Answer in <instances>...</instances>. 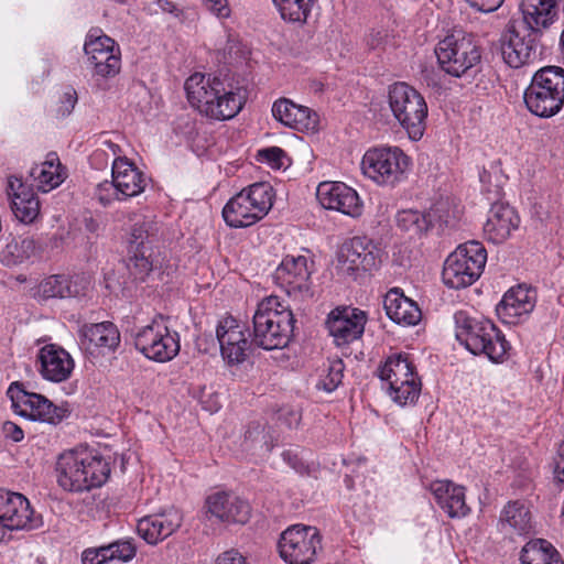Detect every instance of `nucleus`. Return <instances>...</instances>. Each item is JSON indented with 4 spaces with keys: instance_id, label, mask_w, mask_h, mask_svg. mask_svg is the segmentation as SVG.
<instances>
[{
    "instance_id": "nucleus-8",
    "label": "nucleus",
    "mask_w": 564,
    "mask_h": 564,
    "mask_svg": "<svg viewBox=\"0 0 564 564\" xmlns=\"http://www.w3.org/2000/svg\"><path fill=\"white\" fill-rule=\"evenodd\" d=\"M389 107L399 124L413 141L422 139L426 129L427 105L424 97L406 83H394L388 91Z\"/></svg>"
},
{
    "instance_id": "nucleus-24",
    "label": "nucleus",
    "mask_w": 564,
    "mask_h": 564,
    "mask_svg": "<svg viewBox=\"0 0 564 564\" xmlns=\"http://www.w3.org/2000/svg\"><path fill=\"white\" fill-rule=\"evenodd\" d=\"M206 505L208 512L223 522L243 524L250 517L249 503L232 494L216 492L210 495Z\"/></svg>"
},
{
    "instance_id": "nucleus-12",
    "label": "nucleus",
    "mask_w": 564,
    "mask_h": 564,
    "mask_svg": "<svg viewBox=\"0 0 564 564\" xmlns=\"http://www.w3.org/2000/svg\"><path fill=\"white\" fill-rule=\"evenodd\" d=\"M134 346L148 359L166 362L180 352V335L169 328L163 316H159L135 333Z\"/></svg>"
},
{
    "instance_id": "nucleus-2",
    "label": "nucleus",
    "mask_w": 564,
    "mask_h": 564,
    "mask_svg": "<svg viewBox=\"0 0 564 564\" xmlns=\"http://www.w3.org/2000/svg\"><path fill=\"white\" fill-rule=\"evenodd\" d=\"M184 88L191 105L200 113L216 120L234 118L246 101L240 88H227L220 78L202 73L189 76Z\"/></svg>"
},
{
    "instance_id": "nucleus-37",
    "label": "nucleus",
    "mask_w": 564,
    "mask_h": 564,
    "mask_svg": "<svg viewBox=\"0 0 564 564\" xmlns=\"http://www.w3.org/2000/svg\"><path fill=\"white\" fill-rule=\"evenodd\" d=\"M159 224L153 219L144 217L137 220L130 231V250H152L153 243L159 240Z\"/></svg>"
},
{
    "instance_id": "nucleus-58",
    "label": "nucleus",
    "mask_w": 564,
    "mask_h": 564,
    "mask_svg": "<svg viewBox=\"0 0 564 564\" xmlns=\"http://www.w3.org/2000/svg\"><path fill=\"white\" fill-rule=\"evenodd\" d=\"M77 102V94L74 89H70L64 94V100L63 104L65 105V110L63 111V115H69L70 111L74 109L75 105Z\"/></svg>"
},
{
    "instance_id": "nucleus-62",
    "label": "nucleus",
    "mask_w": 564,
    "mask_h": 564,
    "mask_svg": "<svg viewBox=\"0 0 564 564\" xmlns=\"http://www.w3.org/2000/svg\"><path fill=\"white\" fill-rule=\"evenodd\" d=\"M405 384H421V381L417 377L412 378V380H408V382H405V380H398V383L395 384V387H393L394 384H388L387 390L388 389H400V388H403Z\"/></svg>"
},
{
    "instance_id": "nucleus-52",
    "label": "nucleus",
    "mask_w": 564,
    "mask_h": 564,
    "mask_svg": "<svg viewBox=\"0 0 564 564\" xmlns=\"http://www.w3.org/2000/svg\"><path fill=\"white\" fill-rule=\"evenodd\" d=\"M26 193H34L33 189L26 186L21 178L15 176H10L7 185V194L12 202V198H15L18 195H23Z\"/></svg>"
},
{
    "instance_id": "nucleus-50",
    "label": "nucleus",
    "mask_w": 564,
    "mask_h": 564,
    "mask_svg": "<svg viewBox=\"0 0 564 564\" xmlns=\"http://www.w3.org/2000/svg\"><path fill=\"white\" fill-rule=\"evenodd\" d=\"M283 460L293 468L296 473L303 475L308 471V468L304 460L299 456L297 451L286 449L282 453Z\"/></svg>"
},
{
    "instance_id": "nucleus-45",
    "label": "nucleus",
    "mask_w": 564,
    "mask_h": 564,
    "mask_svg": "<svg viewBox=\"0 0 564 564\" xmlns=\"http://www.w3.org/2000/svg\"><path fill=\"white\" fill-rule=\"evenodd\" d=\"M318 127V116L307 107L296 105L294 118L290 128L299 131H315Z\"/></svg>"
},
{
    "instance_id": "nucleus-18",
    "label": "nucleus",
    "mask_w": 564,
    "mask_h": 564,
    "mask_svg": "<svg viewBox=\"0 0 564 564\" xmlns=\"http://www.w3.org/2000/svg\"><path fill=\"white\" fill-rule=\"evenodd\" d=\"M367 317L365 312L351 307H337L326 319L329 335L337 346L347 345L358 339L365 330Z\"/></svg>"
},
{
    "instance_id": "nucleus-26",
    "label": "nucleus",
    "mask_w": 564,
    "mask_h": 564,
    "mask_svg": "<svg viewBox=\"0 0 564 564\" xmlns=\"http://www.w3.org/2000/svg\"><path fill=\"white\" fill-rule=\"evenodd\" d=\"M89 282L84 276L68 278L55 274L44 279L37 286L36 295L41 300L77 297L85 295Z\"/></svg>"
},
{
    "instance_id": "nucleus-13",
    "label": "nucleus",
    "mask_w": 564,
    "mask_h": 564,
    "mask_svg": "<svg viewBox=\"0 0 564 564\" xmlns=\"http://www.w3.org/2000/svg\"><path fill=\"white\" fill-rule=\"evenodd\" d=\"M14 412L32 421L56 425L68 415L63 406H57L42 394L28 392L19 382H12L7 391Z\"/></svg>"
},
{
    "instance_id": "nucleus-56",
    "label": "nucleus",
    "mask_w": 564,
    "mask_h": 564,
    "mask_svg": "<svg viewBox=\"0 0 564 564\" xmlns=\"http://www.w3.org/2000/svg\"><path fill=\"white\" fill-rule=\"evenodd\" d=\"M216 564H246V557L238 551L230 550L219 555Z\"/></svg>"
},
{
    "instance_id": "nucleus-60",
    "label": "nucleus",
    "mask_w": 564,
    "mask_h": 564,
    "mask_svg": "<svg viewBox=\"0 0 564 564\" xmlns=\"http://www.w3.org/2000/svg\"><path fill=\"white\" fill-rule=\"evenodd\" d=\"M383 40V35L381 32L371 33L367 43L370 46V48H377Z\"/></svg>"
},
{
    "instance_id": "nucleus-55",
    "label": "nucleus",
    "mask_w": 564,
    "mask_h": 564,
    "mask_svg": "<svg viewBox=\"0 0 564 564\" xmlns=\"http://www.w3.org/2000/svg\"><path fill=\"white\" fill-rule=\"evenodd\" d=\"M2 434L6 440H10L14 443L21 442L24 438L23 430L11 421H7L2 424Z\"/></svg>"
},
{
    "instance_id": "nucleus-51",
    "label": "nucleus",
    "mask_w": 564,
    "mask_h": 564,
    "mask_svg": "<svg viewBox=\"0 0 564 564\" xmlns=\"http://www.w3.org/2000/svg\"><path fill=\"white\" fill-rule=\"evenodd\" d=\"M104 545L99 547H90L86 549L82 554L83 564H106L108 563V557L105 554Z\"/></svg>"
},
{
    "instance_id": "nucleus-29",
    "label": "nucleus",
    "mask_w": 564,
    "mask_h": 564,
    "mask_svg": "<svg viewBox=\"0 0 564 564\" xmlns=\"http://www.w3.org/2000/svg\"><path fill=\"white\" fill-rule=\"evenodd\" d=\"M499 529L510 536H527L533 533L532 514L521 501H509L500 512Z\"/></svg>"
},
{
    "instance_id": "nucleus-59",
    "label": "nucleus",
    "mask_w": 564,
    "mask_h": 564,
    "mask_svg": "<svg viewBox=\"0 0 564 564\" xmlns=\"http://www.w3.org/2000/svg\"><path fill=\"white\" fill-rule=\"evenodd\" d=\"M159 7L165 11V12H169L175 17H178L180 13L182 12L177 7L176 4H174L172 1L170 0H159Z\"/></svg>"
},
{
    "instance_id": "nucleus-61",
    "label": "nucleus",
    "mask_w": 564,
    "mask_h": 564,
    "mask_svg": "<svg viewBox=\"0 0 564 564\" xmlns=\"http://www.w3.org/2000/svg\"><path fill=\"white\" fill-rule=\"evenodd\" d=\"M85 228L87 231H89L91 234H96L99 231L100 224L93 217H88V218H85Z\"/></svg>"
},
{
    "instance_id": "nucleus-43",
    "label": "nucleus",
    "mask_w": 564,
    "mask_h": 564,
    "mask_svg": "<svg viewBox=\"0 0 564 564\" xmlns=\"http://www.w3.org/2000/svg\"><path fill=\"white\" fill-rule=\"evenodd\" d=\"M344 369L345 365L341 359L329 360L327 367L324 369L326 373L321 377L316 384L317 389L333 392L341 383Z\"/></svg>"
},
{
    "instance_id": "nucleus-34",
    "label": "nucleus",
    "mask_w": 564,
    "mask_h": 564,
    "mask_svg": "<svg viewBox=\"0 0 564 564\" xmlns=\"http://www.w3.org/2000/svg\"><path fill=\"white\" fill-rule=\"evenodd\" d=\"M4 246L0 251V262L6 267H14L23 263L35 253V241L33 238H15L8 235L4 238Z\"/></svg>"
},
{
    "instance_id": "nucleus-22",
    "label": "nucleus",
    "mask_w": 564,
    "mask_h": 564,
    "mask_svg": "<svg viewBox=\"0 0 564 564\" xmlns=\"http://www.w3.org/2000/svg\"><path fill=\"white\" fill-rule=\"evenodd\" d=\"M182 513L171 508L140 519L137 531L149 544H156L172 535L182 525Z\"/></svg>"
},
{
    "instance_id": "nucleus-9",
    "label": "nucleus",
    "mask_w": 564,
    "mask_h": 564,
    "mask_svg": "<svg viewBox=\"0 0 564 564\" xmlns=\"http://www.w3.org/2000/svg\"><path fill=\"white\" fill-rule=\"evenodd\" d=\"M487 261V251L478 241H467L457 247L445 260L442 279L451 289H463L476 282Z\"/></svg>"
},
{
    "instance_id": "nucleus-21",
    "label": "nucleus",
    "mask_w": 564,
    "mask_h": 564,
    "mask_svg": "<svg viewBox=\"0 0 564 564\" xmlns=\"http://www.w3.org/2000/svg\"><path fill=\"white\" fill-rule=\"evenodd\" d=\"M36 361L43 379L55 383L68 380L75 367L70 354L55 344L43 346L39 350Z\"/></svg>"
},
{
    "instance_id": "nucleus-27",
    "label": "nucleus",
    "mask_w": 564,
    "mask_h": 564,
    "mask_svg": "<svg viewBox=\"0 0 564 564\" xmlns=\"http://www.w3.org/2000/svg\"><path fill=\"white\" fill-rule=\"evenodd\" d=\"M431 491L440 508L449 518H460L468 514L469 507L465 501V488L449 480H435L431 484Z\"/></svg>"
},
{
    "instance_id": "nucleus-39",
    "label": "nucleus",
    "mask_w": 564,
    "mask_h": 564,
    "mask_svg": "<svg viewBox=\"0 0 564 564\" xmlns=\"http://www.w3.org/2000/svg\"><path fill=\"white\" fill-rule=\"evenodd\" d=\"M281 18L292 23H305L317 0H273Z\"/></svg>"
},
{
    "instance_id": "nucleus-31",
    "label": "nucleus",
    "mask_w": 564,
    "mask_h": 564,
    "mask_svg": "<svg viewBox=\"0 0 564 564\" xmlns=\"http://www.w3.org/2000/svg\"><path fill=\"white\" fill-rule=\"evenodd\" d=\"M521 9L522 21L544 32L558 19V0H522Z\"/></svg>"
},
{
    "instance_id": "nucleus-23",
    "label": "nucleus",
    "mask_w": 564,
    "mask_h": 564,
    "mask_svg": "<svg viewBox=\"0 0 564 564\" xmlns=\"http://www.w3.org/2000/svg\"><path fill=\"white\" fill-rule=\"evenodd\" d=\"M520 224L516 209L507 203L492 204L484 225L486 239L495 245L505 242Z\"/></svg>"
},
{
    "instance_id": "nucleus-44",
    "label": "nucleus",
    "mask_w": 564,
    "mask_h": 564,
    "mask_svg": "<svg viewBox=\"0 0 564 564\" xmlns=\"http://www.w3.org/2000/svg\"><path fill=\"white\" fill-rule=\"evenodd\" d=\"M426 215L432 220L431 229L437 228L438 231H443L454 224L455 217L452 215L447 202H437L426 212Z\"/></svg>"
},
{
    "instance_id": "nucleus-36",
    "label": "nucleus",
    "mask_w": 564,
    "mask_h": 564,
    "mask_svg": "<svg viewBox=\"0 0 564 564\" xmlns=\"http://www.w3.org/2000/svg\"><path fill=\"white\" fill-rule=\"evenodd\" d=\"M563 561L557 550L544 539L530 540L521 550V564H554Z\"/></svg>"
},
{
    "instance_id": "nucleus-46",
    "label": "nucleus",
    "mask_w": 564,
    "mask_h": 564,
    "mask_svg": "<svg viewBox=\"0 0 564 564\" xmlns=\"http://www.w3.org/2000/svg\"><path fill=\"white\" fill-rule=\"evenodd\" d=\"M391 399L399 405L413 404L421 393V384H405L400 389L387 390Z\"/></svg>"
},
{
    "instance_id": "nucleus-48",
    "label": "nucleus",
    "mask_w": 564,
    "mask_h": 564,
    "mask_svg": "<svg viewBox=\"0 0 564 564\" xmlns=\"http://www.w3.org/2000/svg\"><path fill=\"white\" fill-rule=\"evenodd\" d=\"M96 196L104 206L111 204L113 200L123 199L120 192L117 189V184L113 178L99 183L96 187Z\"/></svg>"
},
{
    "instance_id": "nucleus-7",
    "label": "nucleus",
    "mask_w": 564,
    "mask_h": 564,
    "mask_svg": "<svg viewBox=\"0 0 564 564\" xmlns=\"http://www.w3.org/2000/svg\"><path fill=\"white\" fill-rule=\"evenodd\" d=\"M546 32L524 21L509 23L500 37L501 55L506 64L520 68L542 55Z\"/></svg>"
},
{
    "instance_id": "nucleus-57",
    "label": "nucleus",
    "mask_w": 564,
    "mask_h": 564,
    "mask_svg": "<svg viewBox=\"0 0 564 564\" xmlns=\"http://www.w3.org/2000/svg\"><path fill=\"white\" fill-rule=\"evenodd\" d=\"M554 478L558 482H564V441L561 444L558 457L555 459Z\"/></svg>"
},
{
    "instance_id": "nucleus-6",
    "label": "nucleus",
    "mask_w": 564,
    "mask_h": 564,
    "mask_svg": "<svg viewBox=\"0 0 564 564\" xmlns=\"http://www.w3.org/2000/svg\"><path fill=\"white\" fill-rule=\"evenodd\" d=\"M272 199L273 188L270 184L254 183L228 200L223 208L224 220L232 228L249 227L269 213Z\"/></svg>"
},
{
    "instance_id": "nucleus-20",
    "label": "nucleus",
    "mask_w": 564,
    "mask_h": 564,
    "mask_svg": "<svg viewBox=\"0 0 564 564\" xmlns=\"http://www.w3.org/2000/svg\"><path fill=\"white\" fill-rule=\"evenodd\" d=\"M338 261L347 271H371L381 262V249L367 237H354L340 248Z\"/></svg>"
},
{
    "instance_id": "nucleus-10",
    "label": "nucleus",
    "mask_w": 564,
    "mask_h": 564,
    "mask_svg": "<svg viewBox=\"0 0 564 564\" xmlns=\"http://www.w3.org/2000/svg\"><path fill=\"white\" fill-rule=\"evenodd\" d=\"M409 156L398 147H376L361 160L362 174L379 186L394 187L406 177Z\"/></svg>"
},
{
    "instance_id": "nucleus-4",
    "label": "nucleus",
    "mask_w": 564,
    "mask_h": 564,
    "mask_svg": "<svg viewBox=\"0 0 564 564\" xmlns=\"http://www.w3.org/2000/svg\"><path fill=\"white\" fill-rule=\"evenodd\" d=\"M454 321L456 338L471 354H484L495 362L505 359L510 345L492 322L473 318L465 311L456 312Z\"/></svg>"
},
{
    "instance_id": "nucleus-30",
    "label": "nucleus",
    "mask_w": 564,
    "mask_h": 564,
    "mask_svg": "<svg viewBox=\"0 0 564 564\" xmlns=\"http://www.w3.org/2000/svg\"><path fill=\"white\" fill-rule=\"evenodd\" d=\"M383 307L388 317L395 324L411 326L421 321L422 313L417 304L397 288L386 294Z\"/></svg>"
},
{
    "instance_id": "nucleus-47",
    "label": "nucleus",
    "mask_w": 564,
    "mask_h": 564,
    "mask_svg": "<svg viewBox=\"0 0 564 564\" xmlns=\"http://www.w3.org/2000/svg\"><path fill=\"white\" fill-rule=\"evenodd\" d=\"M296 104L289 99H279L272 106L273 117L285 127H291L294 118Z\"/></svg>"
},
{
    "instance_id": "nucleus-53",
    "label": "nucleus",
    "mask_w": 564,
    "mask_h": 564,
    "mask_svg": "<svg viewBox=\"0 0 564 564\" xmlns=\"http://www.w3.org/2000/svg\"><path fill=\"white\" fill-rule=\"evenodd\" d=\"M207 10L218 18H228L230 9L227 0H203Z\"/></svg>"
},
{
    "instance_id": "nucleus-38",
    "label": "nucleus",
    "mask_w": 564,
    "mask_h": 564,
    "mask_svg": "<svg viewBox=\"0 0 564 564\" xmlns=\"http://www.w3.org/2000/svg\"><path fill=\"white\" fill-rule=\"evenodd\" d=\"M397 226L410 237H420L431 229L432 220L425 212L414 209L400 210L395 217Z\"/></svg>"
},
{
    "instance_id": "nucleus-49",
    "label": "nucleus",
    "mask_w": 564,
    "mask_h": 564,
    "mask_svg": "<svg viewBox=\"0 0 564 564\" xmlns=\"http://www.w3.org/2000/svg\"><path fill=\"white\" fill-rule=\"evenodd\" d=\"M258 156L268 162L273 169H281L283 166V158L285 152L278 147H270L258 151Z\"/></svg>"
},
{
    "instance_id": "nucleus-28",
    "label": "nucleus",
    "mask_w": 564,
    "mask_h": 564,
    "mask_svg": "<svg viewBox=\"0 0 564 564\" xmlns=\"http://www.w3.org/2000/svg\"><path fill=\"white\" fill-rule=\"evenodd\" d=\"M111 177L123 199L138 196L147 186L144 174L126 158H117L113 161Z\"/></svg>"
},
{
    "instance_id": "nucleus-54",
    "label": "nucleus",
    "mask_w": 564,
    "mask_h": 564,
    "mask_svg": "<svg viewBox=\"0 0 564 564\" xmlns=\"http://www.w3.org/2000/svg\"><path fill=\"white\" fill-rule=\"evenodd\" d=\"M505 0H466V2L479 12H494L498 10Z\"/></svg>"
},
{
    "instance_id": "nucleus-16",
    "label": "nucleus",
    "mask_w": 564,
    "mask_h": 564,
    "mask_svg": "<svg viewBox=\"0 0 564 564\" xmlns=\"http://www.w3.org/2000/svg\"><path fill=\"white\" fill-rule=\"evenodd\" d=\"M33 513L23 495L0 488V541L6 530L36 528L37 521L33 519Z\"/></svg>"
},
{
    "instance_id": "nucleus-25",
    "label": "nucleus",
    "mask_w": 564,
    "mask_h": 564,
    "mask_svg": "<svg viewBox=\"0 0 564 564\" xmlns=\"http://www.w3.org/2000/svg\"><path fill=\"white\" fill-rule=\"evenodd\" d=\"M79 334L82 346L90 354L115 351L120 344V333L111 322L84 325Z\"/></svg>"
},
{
    "instance_id": "nucleus-11",
    "label": "nucleus",
    "mask_w": 564,
    "mask_h": 564,
    "mask_svg": "<svg viewBox=\"0 0 564 564\" xmlns=\"http://www.w3.org/2000/svg\"><path fill=\"white\" fill-rule=\"evenodd\" d=\"M435 54L440 67L448 75H468L480 64L481 53L471 35L455 30L438 42Z\"/></svg>"
},
{
    "instance_id": "nucleus-5",
    "label": "nucleus",
    "mask_w": 564,
    "mask_h": 564,
    "mask_svg": "<svg viewBox=\"0 0 564 564\" xmlns=\"http://www.w3.org/2000/svg\"><path fill=\"white\" fill-rule=\"evenodd\" d=\"M523 100L528 110L536 117L557 115L564 106V68L545 66L536 70L524 90Z\"/></svg>"
},
{
    "instance_id": "nucleus-15",
    "label": "nucleus",
    "mask_w": 564,
    "mask_h": 564,
    "mask_svg": "<svg viewBox=\"0 0 564 564\" xmlns=\"http://www.w3.org/2000/svg\"><path fill=\"white\" fill-rule=\"evenodd\" d=\"M312 269L304 256H286L273 273V279L289 295L301 300L313 297Z\"/></svg>"
},
{
    "instance_id": "nucleus-63",
    "label": "nucleus",
    "mask_w": 564,
    "mask_h": 564,
    "mask_svg": "<svg viewBox=\"0 0 564 564\" xmlns=\"http://www.w3.org/2000/svg\"><path fill=\"white\" fill-rule=\"evenodd\" d=\"M560 45H561V48L564 51V30L561 33Z\"/></svg>"
},
{
    "instance_id": "nucleus-3",
    "label": "nucleus",
    "mask_w": 564,
    "mask_h": 564,
    "mask_svg": "<svg viewBox=\"0 0 564 564\" xmlns=\"http://www.w3.org/2000/svg\"><path fill=\"white\" fill-rule=\"evenodd\" d=\"M56 473L64 490L82 492L102 486L109 478L110 466L87 447H78L59 455Z\"/></svg>"
},
{
    "instance_id": "nucleus-42",
    "label": "nucleus",
    "mask_w": 564,
    "mask_h": 564,
    "mask_svg": "<svg viewBox=\"0 0 564 564\" xmlns=\"http://www.w3.org/2000/svg\"><path fill=\"white\" fill-rule=\"evenodd\" d=\"M108 561L129 562L135 556L137 546L132 539H121L104 545Z\"/></svg>"
},
{
    "instance_id": "nucleus-35",
    "label": "nucleus",
    "mask_w": 564,
    "mask_h": 564,
    "mask_svg": "<svg viewBox=\"0 0 564 564\" xmlns=\"http://www.w3.org/2000/svg\"><path fill=\"white\" fill-rule=\"evenodd\" d=\"M378 376L387 384L394 386L398 383V380H405L408 382V380L417 377L414 372V366L408 356L402 354L388 357L386 362L378 368Z\"/></svg>"
},
{
    "instance_id": "nucleus-17",
    "label": "nucleus",
    "mask_w": 564,
    "mask_h": 564,
    "mask_svg": "<svg viewBox=\"0 0 564 564\" xmlns=\"http://www.w3.org/2000/svg\"><path fill=\"white\" fill-rule=\"evenodd\" d=\"M84 51L94 68V74L104 78L116 76L120 72V50L116 42L107 36L89 34Z\"/></svg>"
},
{
    "instance_id": "nucleus-1",
    "label": "nucleus",
    "mask_w": 564,
    "mask_h": 564,
    "mask_svg": "<svg viewBox=\"0 0 564 564\" xmlns=\"http://www.w3.org/2000/svg\"><path fill=\"white\" fill-rule=\"evenodd\" d=\"M295 318L278 296H268L257 306L252 317V337L232 317L223 318L216 329L223 358L230 365L242 364L254 350L285 348L293 336Z\"/></svg>"
},
{
    "instance_id": "nucleus-19",
    "label": "nucleus",
    "mask_w": 564,
    "mask_h": 564,
    "mask_svg": "<svg viewBox=\"0 0 564 564\" xmlns=\"http://www.w3.org/2000/svg\"><path fill=\"white\" fill-rule=\"evenodd\" d=\"M316 196L326 209H333L350 217L362 214V202L357 192L341 182H323L317 186Z\"/></svg>"
},
{
    "instance_id": "nucleus-14",
    "label": "nucleus",
    "mask_w": 564,
    "mask_h": 564,
    "mask_svg": "<svg viewBox=\"0 0 564 564\" xmlns=\"http://www.w3.org/2000/svg\"><path fill=\"white\" fill-rule=\"evenodd\" d=\"M322 536L315 527L294 524L279 540L281 557L289 564H311L321 549Z\"/></svg>"
},
{
    "instance_id": "nucleus-40",
    "label": "nucleus",
    "mask_w": 564,
    "mask_h": 564,
    "mask_svg": "<svg viewBox=\"0 0 564 564\" xmlns=\"http://www.w3.org/2000/svg\"><path fill=\"white\" fill-rule=\"evenodd\" d=\"M15 218L23 224H32L40 214V200L35 193L18 195L10 202Z\"/></svg>"
},
{
    "instance_id": "nucleus-33",
    "label": "nucleus",
    "mask_w": 564,
    "mask_h": 564,
    "mask_svg": "<svg viewBox=\"0 0 564 564\" xmlns=\"http://www.w3.org/2000/svg\"><path fill=\"white\" fill-rule=\"evenodd\" d=\"M61 169L58 156L55 153H50L43 163L31 169L30 176L34 180V185L39 191L47 193L64 181Z\"/></svg>"
},
{
    "instance_id": "nucleus-32",
    "label": "nucleus",
    "mask_w": 564,
    "mask_h": 564,
    "mask_svg": "<svg viewBox=\"0 0 564 564\" xmlns=\"http://www.w3.org/2000/svg\"><path fill=\"white\" fill-rule=\"evenodd\" d=\"M534 292L519 285L509 290L497 306V313L503 318L521 317L533 311Z\"/></svg>"
},
{
    "instance_id": "nucleus-41",
    "label": "nucleus",
    "mask_w": 564,
    "mask_h": 564,
    "mask_svg": "<svg viewBox=\"0 0 564 564\" xmlns=\"http://www.w3.org/2000/svg\"><path fill=\"white\" fill-rule=\"evenodd\" d=\"M127 262V269L129 271L130 276L134 281L143 282L153 271V259L152 252L144 251H133Z\"/></svg>"
}]
</instances>
